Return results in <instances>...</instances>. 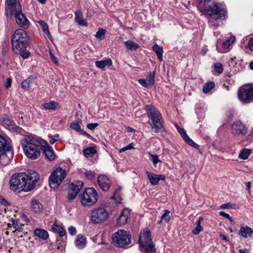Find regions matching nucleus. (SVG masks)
I'll return each instance as SVG.
<instances>
[{"mask_svg":"<svg viewBox=\"0 0 253 253\" xmlns=\"http://www.w3.org/2000/svg\"><path fill=\"white\" fill-rule=\"evenodd\" d=\"M39 179V173L32 169L29 170L27 173H15L10 179V188L14 192L30 191L34 188Z\"/></svg>","mask_w":253,"mask_h":253,"instance_id":"obj_1","label":"nucleus"},{"mask_svg":"<svg viewBox=\"0 0 253 253\" xmlns=\"http://www.w3.org/2000/svg\"><path fill=\"white\" fill-rule=\"evenodd\" d=\"M42 139L40 138H34L31 136L25 137L22 146L27 157L32 160H36L40 156L42 146Z\"/></svg>","mask_w":253,"mask_h":253,"instance_id":"obj_2","label":"nucleus"},{"mask_svg":"<svg viewBox=\"0 0 253 253\" xmlns=\"http://www.w3.org/2000/svg\"><path fill=\"white\" fill-rule=\"evenodd\" d=\"M146 114L151 121L148 122L152 130L155 133L165 131L163 119L160 111L152 105L145 106Z\"/></svg>","mask_w":253,"mask_h":253,"instance_id":"obj_3","label":"nucleus"},{"mask_svg":"<svg viewBox=\"0 0 253 253\" xmlns=\"http://www.w3.org/2000/svg\"><path fill=\"white\" fill-rule=\"evenodd\" d=\"M11 42L13 51L17 53L19 51L27 48L29 43V39L24 30L18 29L13 34Z\"/></svg>","mask_w":253,"mask_h":253,"instance_id":"obj_4","label":"nucleus"},{"mask_svg":"<svg viewBox=\"0 0 253 253\" xmlns=\"http://www.w3.org/2000/svg\"><path fill=\"white\" fill-rule=\"evenodd\" d=\"M208 18L216 20H223L226 18L227 10L225 6L220 3L213 2L205 7V10L200 11Z\"/></svg>","mask_w":253,"mask_h":253,"instance_id":"obj_5","label":"nucleus"},{"mask_svg":"<svg viewBox=\"0 0 253 253\" xmlns=\"http://www.w3.org/2000/svg\"><path fill=\"white\" fill-rule=\"evenodd\" d=\"M131 238V235L126 231L120 229L112 235V239L116 247L123 248L130 243Z\"/></svg>","mask_w":253,"mask_h":253,"instance_id":"obj_6","label":"nucleus"},{"mask_svg":"<svg viewBox=\"0 0 253 253\" xmlns=\"http://www.w3.org/2000/svg\"><path fill=\"white\" fill-rule=\"evenodd\" d=\"M140 246L147 253H156V249L151 237V233L149 229H145L142 236H139Z\"/></svg>","mask_w":253,"mask_h":253,"instance_id":"obj_7","label":"nucleus"},{"mask_svg":"<svg viewBox=\"0 0 253 253\" xmlns=\"http://www.w3.org/2000/svg\"><path fill=\"white\" fill-rule=\"evenodd\" d=\"M81 202L83 206H89L94 204L97 201L98 194L93 188H88L79 195Z\"/></svg>","mask_w":253,"mask_h":253,"instance_id":"obj_8","label":"nucleus"},{"mask_svg":"<svg viewBox=\"0 0 253 253\" xmlns=\"http://www.w3.org/2000/svg\"><path fill=\"white\" fill-rule=\"evenodd\" d=\"M66 171L60 167L54 170L49 177V184L51 188L58 187L62 180L66 176Z\"/></svg>","mask_w":253,"mask_h":253,"instance_id":"obj_9","label":"nucleus"},{"mask_svg":"<svg viewBox=\"0 0 253 253\" xmlns=\"http://www.w3.org/2000/svg\"><path fill=\"white\" fill-rule=\"evenodd\" d=\"M11 148V146L7 143V140L0 134V160H4V162L8 163L13 157Z\"/></svg>","mask_w":253,"mask_h":253,"instance_id":"obj_10","label":"nucleus"},{"mask_svg":"<svg viewBox=\"0 0 253 253\" xmlns=\"http://www.w3.org/2000/svg\"><path fill=\"white\" fill-rule=\"evenodd\" d=\"M0 125L11 132L21 133L23 129L17 126L14 122L6 115H3L0 119Z\"/></svg>","mask_w":253,"mask_h":253,"instance_id":"obj_11","label":"nucleus"},{"mask_svg":"<svg viewBox=\"0 0 253 253\" xmlns=\"http://www.w3.org/2000/svg\"><path fill=\"white\" fill-rule=\"evenodd\" d=\"M239 100L244 103L253 101V85H246L240 88L238 92Z\"/></svg>","mask_w":253,"mask_h":253,"instance_id":"obj_12","label":"nucleus"},{"mask_svg":"<svg viewBox=\"0 0 253 253\" xmlns=\"http://www.w3.org/2000/svg\"><path fill=\"white\" fill-rule=\"evenodd\" d=\"M108 217V211L104 208H100L91 212L90 220L94 223H99L106 220Z\"/></svg>","mask_w":253,"mask_h":253,"instance_id":"obj_13","label":"nucleus"},{"mask_svg":"<svg viewBox=\"0 0 253 253\" xmlns=\"http://www.w3.org/2000/svg\"><path fill=\"white\" fill-rule=\"evenodd\" d=\"M21 8L20 2L17 0H5V14L7 17L12 16L13 12L16 10L20 11Z\"/></svg>","mask_w":253,"mask_h":253,"instance_id":"obj_14","label":"nucleus"},{"mask_svg":"<svg viewBox=\"0 0 253 253\" xmlns=\"http://www.w3.org/2000/svg\"><path fill=\"white\" fill-rule=\"evenodd\" d=\"M83 186V182L81 181H76L70 185L68 199L69 201H71L76 198L79 192Z\"/></svg>","mask_w":253,"mask_h":253,"instance_id":"obj_15","label":"nucleus"},{"mask_svg":"<svg viewBox=\"0 0 253 253\" xmlns=\"http://www.w3.org/2000/svg\"><path fill=\"white\" fill-rule=\"evenodd\" d=\"M247 132L248 128L241 121H237L232 124L231 133L234 135L245 136Z\"/></svg>","mask_w":253,"mask_h":253,"instance_id":"obj_16","label":"nucleus"},{"mask_svg":"<svg viewBox=\"0 0 253 253\" xmlns=\"http://www.w3.org/2000/svg\"><path fill=\"white\" fill-rule=\"evenodd\" d=\"M13 15L14 16L17 24L20 27L26 28L28 26L29 22L23 13L22 8L20 11H18L17 10L14 11L13 12Z\"/></svg>","mask_w":253,"mask_h":253,"instance_id":"obj_17","label":"nucleus"},{"mask_svg":"<svg viewBox=\"0 0 253 253\" xmlns=\"http://www.w3.org/2000/svg\"><path fill=\"white\" fill-rule=\"evenodd\" d=\"M42 146L41 150L42 151L46 158L49 161L54 160L55 159V155L51 147L43 139L42 141Z\"/></svg>","mask_w":253,"mask_h":253,"instance_id":"obj_18","label":"nucleus"},{"mask_svg":"<svg viewBox=\"0 0 253 253\" xmlns=\"http://www.w3.org/2000/svg\"><path fill=\"white\" fill-rule=\"evenodd\" d=\"M97 182L100 189L103 191H107L112 185L109 178L105 175H100L98 176Z\"/></svg>","mask_w":253,"mask_h":253,"instance_id":"obj_19","label":"nucleus"},{"mask_svg":"<svg viewBox=\"0 0 253 253\" xmlns=\"http://www.w3.org/2000/svg\"><path fill=\"white\" fill-rule=\"evenodd\" d=\"M146 174L151 185H155L158 184L160 180H164L165 175L163 174H156L148 171H146Z\"/></svg>","mask_w":253,"mask_h":253,"instance_id":"obj_20","label":"nucleus"},{"mask_svg":"<svg viewBox=\"0 0 253 253\" xmlns=\"http://www.w3.org/2000/svg\"><path fill=\"white\" fill-rule=\"evenodd\" d=\"M130 215V211L128 209H123L117 220V224L119 225H125Z\"/></svg>","mask_w":253,"mask_h":253,"instance_id":"obj_21","label":"nucleus"},{"mask_svg":"<svg viewBox=\"0 0 253 253\" xmlns=\"http://www.w3.org/2000/svg\"><path fill=\"white\" fill-rule=\"evenodd\" d=\"M30 209L34 213H40L42 212L43 206L39 200L33 199L30 203Z\"/></svg>","mask_w":253,"mask_h":253,"instance_id":"obj_22","label":"nucleus"},{"mask_svg":"<svg viewBox=\"0 0 253 253\" xmlns=\"http://www.w3.org/2000/svg\"><path fill=\"white\" fill-rule=\"evenodd\" d=\"M177 130L180 134L181 137L187 144L195 148L198 149L199 148V146L189 137L183 128L178 127Z\"/></svg>","mask_w":253,"mask_h":253,"instance_id":"obj_23","label":"nucleus"},{"mask_svg":"<svg viewBox=\"0 0 253 253\" xmlns=\"http://www.w3.org/2000/svg\"><path fill=\"white\" fill-rule=\"evenodd\" d=\"M239 234L244 238H248L253 234V230L248 226L241 225Z\"/></svg>","mask_w":253,"mask_h":253,"instance_id":"obj_24","label":"nucleus"},{"mask_svg":"<svg viewBox=\"0 0 253 253\" xmlns=\"http://www.w3.org/2000/svg\"><path fill=\"white\" fill-rule=\"evenodd\" d=\"M86 243L85 237L82 235H78L77 236L75 245L76 247L79 249H83Z\"/></svg>","mask_w":253,"mask_h":253,"instance_id":"obj_25","label":"nucleus"},{"mask_svg":"<svg viewBox=\"0 0 253 253\" xmlns=\"http://www.w3.org/2000/svg\"><path fill=\"white\" fill-rule=\"evenodd\" d=\"M75 21L79 25L82 26H87V22L84 19L83 13L81 11L78 10L75 12Z\"/></svg>","mask_w":253,"mask_h":253,"instance_id":"obj_26","label":"nucleus"},{"mask_svg":"<svg viewBox=\"0 0 253 253\" xmlns=\"http://www.w3.org/2000/svg\"><path fill=\"white\" fill-rule=\"evenodd\" d=\"M124 45L127 50H136L140 46L132 41L128 40L124 42Z\"/></svg>","mask_w":253,"mask_h":253,"instance_id":"obj_27","label":"nucleus"},{"mask_svg":"<svg viewBox=\"0 0 253 253\" xmlns=\"http://www.w3.org/2000/svg\"><path fill=\"white\" fill-rule=\"evenodd\" d=\"M34 234L36 236L44 240H46L48 237V232L44 229H36L34 230Z\"/></svg>","mask_w":253,"mask_h":253,"instance_id":"obj_28","label":"nucleus"},{"mask_svg":"<svg viewBox=\"0 0 253 253\" xmlns=\"http://www.w3.org/2000/svg\"><path fill=\"white\" fill-rule=\"evenodd\" d=\"M153 50L155 51L157 55L158 59L161 62L163 60V49L162 46H160L157 44H155L153 46Z\"/></svg>","mask_w":253,"mask_h":253,"instance_id":"obj_29","label":"nucleus"},{"mask_svg":"<svg viewBox=\"0 0 253 253\" xmlns=\"http://www.w3.org/2000/svg\"><path fill=\"white\" fill-rule=\"evenodd\" d=\"M112 64V62L111 59L97 61L95 62V65L96 67L101 69H103L105 66H110Z\"/></svg>","mask_w":253,"mask_h":253,"instance_id":"obj_30","label":"nucleus"},{"mask_svg":"<svg viewBox=\"0 0 253 253\" xmlns=\"http://www.w3.org/2000/svg\"><path fill=\"white\" fill-rule=\"evenodd\" d=\"M34 77L32 76H30L21 83V87L24 89L28 90L30 87V84L34 82Z\"/></svg>","mask_w":253,"mask_h":253,"instance_id":"obj_31","label":"nucleus"},{"mask_svg":"<svg viewBox=\"0 0 253 253\" xmlns=\"http://www.w3.org/2000/svg\"><path fill=\"white\" fill-rule=\"evenodd\" d=\"M52 230L55 233H58L60 237H62L65 234V231L63 228L57 224H54L52 226Z\"/></svg>","mask_w":253,"mask_h":253,"instance_id":"obj_32","label":"nucleus"},{"mask_svg":"<svg viewBox=\"0 0 253 253\" xmlns=\"http://www.w3.org/2000/svg\"><path fill=\"white\" fill-rule=\"evenodd\" d=\"M11 222L13 227L15 229V231H18L19 232H22L23 230V227L24 225L20 223L16 219H11Z\"/></svg>","mask_w":253,"mask_h":253,"instance_id":"obj_33","label":"nucleus"},{"mask_svg":"<svg viewBox=\"0 0 253 253\" xmlns=\"http://www.w3.org/2000/svg\"><path fill=\"white\" fill-rule=\"evenodd\" d=\"M97 153L96 149L93 147H89L84 149L83 151L84 155L86 157H91Z\"/></svg>","mask_w":253,"mask_h":253,"instance_id":"obj_34","label":"nucleus"},{"mask_svg":"<svg viewBox=\"0 0 253 253\" xmlns=\"http://www.w3.org/2000/svg\"><path fill=\"white\" fill-rule=\"evenodd\" d=\"M58 105V104L56 102L51 101L48 103H44L43 107L45 109L55 110Z\"/></svg>","mask_w":253,"mask_h":253,"instance_id":"obj_35","label":"nucleus"},{"mask_svg":"<svg viewBox=\"0 0 253 253\" xmlns=\"http://www.w3.org/2000/svg\"><path fill=\"white\" fill-rule=\"evenodd\" d=\"M169 213V210H165L164 213L161 216V220L158 222V224H161L163 220H164L166 223H168L170 220Z\"/></svg>","mask_w":253,"mask_h":253,"instance_id":"obj_36","label":"nucleus"},{"mask_svg":"<svg viewBox=\"0 0 253 253\" xmlns=\"http://www.w3.org/2000/svg\"><path fill=\"white\" fill-rule=\"evenodd\" d=\"M215 84L213 82H209L204 85L203 91L204 93H209L214 86Z\"/></svg>","mask_w":253,"mask_h":253,"instance_id":"obj_37","label":"nucleus"},{"mask_svg":"<svg viewBox=\"0 0 253 253\" xmlns=\"http://www.w3.org/2000/svg\"><path fill=\"white\" fill-rule=\"evenodd\" d=\"M38 23L42 26L43 32L48 37H51L47 24L42 20L39 21Z\"/></svg>","mask_w":253,"mask_h":253,"instance_id":"obj_38","label":"nucleus"},{"mask_svg":"<svg viewBox=\"0 0 253 253\" xmlns=\"http://www.w3.org/2000/svg\"><path fill=\"white\" fill-rule=\"evenodd\" d=\"M211 0H198V8L199 11L205 10V7L207 6V3Z\"/></svg>","mask_w":253,"mask_h":253,"instance_id":"obj_39","label":"nucleus"},{"mask_svg":"<svg viewBox=\"0 0 253 253\" xmlns=\"http://www.w3.org/2000/svg\"><path fill=\"white\" fill-rule=\"evenodd\" d=\"M251 154V151L249 149H244L240 153L239 157L243 160H246L248 158Z\"/></svg>","mask_w":253,"mask_h":253,"instance_id":"obj_40","label":"nucleus"},{"mask_svg":"<svg viewBox=\"0 0 253 253\" xmlns=\"http://www.w3.org/2000/svg\"><path fill=\"white\" fill-rule=\"evenodd\" d=\"M235 37L234 36L230 37V39L224 42L222 44V48L227 49L234 42Z\"/></svg>","mask_w":253,"mask_h":253,"instance_id":"obj_41","label":"nucleus"},{"mask_svg":"<svg viewBox=\"0 0 253 253\" xmlns=\"http://www.w3.org/2000/svg\"><path fill=\"white\" fill-rule=\"evenodd\" d=\"M82 123V120L79 119L77 121V122H73L70 124V126L72 129L76 130V131L80 132L81 130V127L79 125V123Z\"/></svg>","mask_w":253,"mask_h":253,"instance_id":"obj_42","label":"nucleus"},{"mask_svg":"<svg viewBox=\"0 0 253 253\" xmlns=\"http://www.w3.org/2000/svg\"><path fill=\"white\" fill-rule=\"evenodd\" d=\"M105 33L106 30L105 29L99 28L96 33L95 37L98 39L103 40Z\"/></svg>","mask_w":253,"mask_h":253,"instance_id":"obj_43","label":"nucleus"},{"mask_svg":"<svg viewBox=\"0 0 253 253\" xmlns=\"http://www.w3.org/2000/svg\"><path fill=\"white\" fill-rule=\"evenodd\" d=\"M155 72L151 73L146 80L149 85H152L155 82Z\"/></svg>","mask_w":253,"mask_h":253,"instance_id":"obj_44","label":"nucleus"},{"mask_svg":"<svg viewBox=\"0 0 253 253\" xmlns=\"http://www.w3.org/2000/svg\"><path fill=\"white\" fill-rule=\"evenodd\" d=\"M214 69L218 74H221L223 70L222 65L220 63L214 64Z\"/></svg>","mask_w":253,"mask_h":253,"instance_id":"obj_45","label":"nucleus"},{"mask_svg":"<svg viewBox=\"0 0 253 253\" xmlns=\"http://www.w3.org/2000/svg\"><path fill=\"white\" fill-rule=\"evenodd\" d=\"M18 53H19L20 56L24 59L27 58L30 55V52L26 48L19 51Z\"/></svg>","mask_w":253,"mask_h":253,"instance_id":"obj_46","label":"nucleus"},{"mask_svg":"<svg viewBox=\"0 0 253 253\" xmlns=\"http://www.w3.org/2000/svg\"><path fill=\"white\" fill-rule=\"evenodd\" d=\"M84 175L86 176V177L89 180H92L95 176L94 172L91 170L86 171L84 173Z\"/></svg>","mask_w":253,"mask_h":253,"instance_id":"obj_47","label":"nucleus"},{"mask_svg":"<svg viewBox=\"0 0 253 253\" xmlns=\"http://www.w3.org/2000/svg\"><path fill=\"white\" fill-rule=\"evenodd\" d=\"M219 214L220 216H223L228 219H229L231 223L234 222L233 219L230 216V215L227 213H225L224 211H221L219 212Z\"/></svg>","mask_w":253,"mask_h":253,"instance_id":"obj_48","label":"nucleus"},{"mask_svg":"<svg viewBox=\"0 0 253 253\" xmlns=\"http://www.w3.org/2000/svg\"><path fill=\"white\" fill-rule=\"evenodd\" d=\"M233 206H235V204H231L230 203H227L225 204H223L220 206L221 209H229V208H232L233 207Z\"/></svg>","mask_w":253,"mask_h":253,"instance_id":"obj_49","label":"nucleus"},{"mask_svg":"<svg viewBox=\"0 0 253 253\" xmlns=\"http://www.w3.org/2000/svg\"><path fill=\"white\" fill-rule=\"evenodd\" d=\"M58 138L59 135L58 134H55L53 137L52 136L50 137L49 141L50 144H53L57 140Z\"/></svg>","mask_w":253,"mask_h":253,"instance_id":"obj_50","label":"nucleus"},{"mask_svg":"<svg viewBox=\"0 0 253 253\" xmlns=\"http://www.w3.org/2000/svg\"><path fill=\"white\" fill-rule=\"evenodd\" d=\"M139 83L142 85L144 87H147L148 86H150L147 82V81L145 79H139L138 80Z\"/></svg>","mask_w":253,"mask_h":253,"instance_id":"obj_51","label":"nucleus"},{"mask_svg":"<svg viewBox=\"0 0 253 253\" xmlns=\"http://www.w3.org/2000/svg\"><path fill=\"white\" fill-rule=\"evenodd\" d=\"M68 231L70 234L71 235H74L76 233V228L73 226H71L68 228Z\"/></svg>","mask_w":253,"mask_h":253,"instance_id":"obj_52","label":"nucleus"},{"mask_svg":"<svg viewBox=\"0 0 253 253\" xmlns=\"http://www.w3.org/2000/svg\"><path fill=\"white\" fill-rule=\"evenodd\" d=\"M98 126V124L95 123H90L88 124L87 125V127L90 129V130H93L95 127H96Z\"/></svg>","mask_w":253,"mask_h":253,"instance_id":"obj_53","label":"nucleus"},{"mask_svg":"<svg viewBox=\"0 0 253 253\" xmlns=\"http://www.w3.org/2000/svg\"><path fill=\"white\" fill-rule=\"evenodd\" d=\"M49 55H50V58L51 59L53 62L55 64H57L58 60H57V58L53 55V54L52 53V52L51 51H49Z\"/></svg>","mask_w":253,"mask_h":253,"instance_id":"obj_54","label":"nucleus"},{"mask_svg":"<svg viewBox=\"0 0 253 253\" xmlns=\"http://www.w3.org/2000/svg\"><path fill=\"white\" fill-rule=\"evenodd\" d=\"M0 203L5 207H7L10 205L9 202L2 197L0 198Z\"/></svg>","mask_w":253,"mask_h":253,"instance_id":"obj_55","label":"nucleus"},{"mask_svg":"<svg viewBox=\"0 0 253 253\" xmlns=\"http://www.w3.org/2000/svg\"><path fill=\"white\" fill-rule=\"evenodd\" d=\"M152 161L154 165H156L160 161L157 155H152Z\"/></svg>","mask_w":253,"mask_h":253,"instance_id":"obj_56","label":"nucleus"},{"mask_svg":"<svg viewBox=\"0 0 253 253\" xmlns=\"http://www.w3.org/2000/svg\"><path fill=\"white\" fill-rule=\"evenodd\" d=\"M203 230V228H199L197 227L196 228L194 229L192 231V233L193 234L198 235Z\"/></svg>","mask_w":253,"mask_h":253,"instance_id":"obj_57","label":"nucleus"},{"mask_svg":"<svg viewBox=\"0 0 253 253\" xmlns=\"http://www.w3.org/2000/svg\"><path fill=\"white\" fill-rule=\"evenodd\" d=\"M11 85V80L10 78H8L6 80V82L5 83V87L6 88H9Z\"/></svg>","mask_w":253,"mask_h":253,"instance_id":"obj_58","label":"nucleus"},{"mask_svg":"<svg viewBox=\"0 0 253 253\" xmlns=\"http://www.w3.org/2000/svg\"><path fill=\"white\" fill-rule=\"evenodd\" d=\"M249 46L251 50L253 51V37L249 42Z\"/></svg>","mask_w":253,"mask_h":253,"instance_id":"obj_59","label":"nucleus"},{"mask_svg":"<svg viewBox=\"0 0 253 253\" xmlns=\"http://www.w3.org/2000/svg\"><path fill=\"white\" fill-rule=\"evenodd\" d=\"M203 220V218L202 217H200L199 220L196 222V226L199 228H202L201 225V222Z\"/></svg>","mask_w":253,"mask_h":253,"instance_id":"obj_60","label":"nucleus"},{"mask_svg":"<svg viewBox=\"0 0 253 253\" xmlns=\"http://www.w3.org/2000/svg\"><path fill=\"white\" fill-rule=\"evenodd\" d=\"M220 238L222 239V240H223L224 241H226L227 242H229V239L224 235L223 234H220Z\"/></svg>","mask_w":253,"mask_h":253,"instance_id":"obj_61","label":"nucleus"},{"mask_svg":"<svg viewBox=\"0 0 253 253\" xmlns=\"http://www.w3.org/2000/svg\"><path fill=\"white\" fill-rule=\"evenodd\" d=\"M80 133L84 135H85L86 136H87V137L88 138H90L91 137L90 135L87 132H86V131H84L83 130L81 129V131L79 132Z\"/></svg>","mask_w":253,"mask_h":253,"instance_id":"obj_62","label":"nucleus"},{"mask_svg":"<svg viewBox=\"0 0 253 253\" xmlns=\"http://www.w3.org/2000/svg\"><path fill=\"white\" fill-rule=\"evenodd\" d=\"M133 148V144L132 143H130L128 145H127L126 146V150H130V149H131Z\"/></svg>","mask_w":253,"mask_h":253,"instance_id":"obj_63","label":"nucleus"},{"mask_svg":"<svg viewBox=\"0 0 253 253\" xmlns=\"http://www.w3.org/2000/svg\"><path fill=\"white\" fill-rule=\"evenodd\" d=\"M239 253H249V251L246 249H240L239 250Z\"/></svg>","mask_w":253,"mask_h":253,"instance_id":"obj_64","label":"nucleus"}]
</instances>
